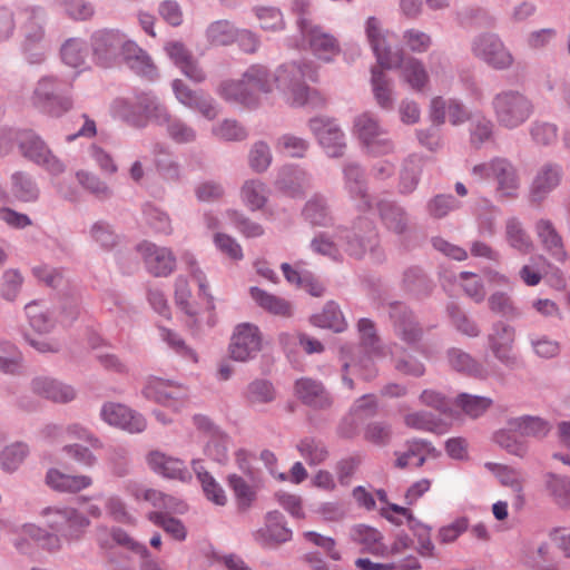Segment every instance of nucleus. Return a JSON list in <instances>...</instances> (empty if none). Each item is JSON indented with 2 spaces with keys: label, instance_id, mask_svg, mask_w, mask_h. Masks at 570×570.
Segmentation results:
<instances>
[{
  "label": "nucleus",
  "instance_id": "6e6552de",
  "mask_svg": "<svg viewBox=\"0 0 570 570\" xmlns=\"http://www.w3.org/2000/svg\"><path fill=\"white\" fill-rule=\"evenodd\" d=\"M354 132L372 154H387L393 149L392 142L384 137V130L370 114H362L355 119Z\"/></svg>",
  "mask_w": 570,
  "mask_h": 570
},
{
  "label": "nucleus",
  "instance_id": "052dcab7",
  "mask_svg": "<svg viewBox=\"0 0 570 570\" xmlns=\"http://www.w3.org/2000/svg\"><path fill=\"white\" fill-rule=\"evenodd\" d=\"M404 46L412 52L422 53L432 45L431 37L417 29H409L403 33Z\"/></svg>",
  "mask_w": 570,
  "mask_h": 570
},
{
  "label": "nucleus",
  "instance_id": "5fc2aeb1",
  "mask_svg": "<svg viewBox=\"0 0 570 570\" xmlns=\"http://www.w3.org/2000/svg\"><path fill=\"white\" fill-rule=\"evenodd\" d=\"M305 180L304 173L294 168H284L277 179L278 187L291 196H296Z\"/></svg>",
  "mask_w": 570,
  "mask_h": 570
},
{
  "label": "nucleus",
  "instance_id": "f257e3e1",
  "mask_svg": "<svg viewBox=\"0 0 570 570\" xmlns=\"http://www.w3.org/2000/svg\"><path fill=\"white\" fill-rule=\"evenodd\" d=\"M304 79L316 80V69L313 63H286L273 75L266 67L254 65L244 72L240 81L223 82L218 94L226 101L252 107L259 104L261 94H269L277 88L284 92L286 100L293 106H323L324 99L316 91H311L302 82Z\"/></svg>",
  "mask_w": 570,
  "mask_h": 570
},
{
  "label": "nucleus",
  "instance_id": "338daca9",
  "mask_svg": "<svg viewBox=\"0 0 570 570\" xmlns=\"http://www.w3.org/2000/svg\"><path fill=\"white\" fill-rule=\"evenodd\" d=\"M377 402L374 395H363L355 401L351 407V420L358 421L365 417L373 416L376 413Z\"/></svg>",
  "mask_w": 570,
  "mask_h": 570
},
{
  "label": "nucleus",
  "instance_id": "a878e982",
  "mask_svg": "<svg viewBox=\"0 0 570 570\" xmlns=\"http://www.w3.org/2000/svg\"><path fill=\"white\" fill-rule=\"evenodd\" d=\"M534 232L547 252L560 262L566 261L567 253L563 247L562 236L550 219H539L534 225Z\"/></svg>",
  "mask_w": 570,
  "mask_h": 570
},
{
  "label": "nucleus",
  "instance_id": "4d7b16f0",
  "mask_svg": "<svg viewBox=\"0 0 570 570\" xmlns=\"http://www.w3.org/2000/svg\"><path fill=\"white\" fill-rule=\"evenodd\" d=\"M423 443L413 441L407 444L406 451L395 452V463L397 469H405L411 465V460L416 458V468H421L425 463V456L422 454Z\"/></svg>",
  "mask_w": 570,
  "mask_h": 570
},
{
  "label": "nucleus",
  "instance_id": "a19ab883",
  "mask_svg": "<svg viewBox=\"0 0 570 570\" xmlns=\"http://www.w3.org/2000/svg\"><path fill=\"white\" fill-rule=\"evenodd\" d=\"M296 448L309 465L321 464L328 456V451L325 445L313 438H305L301 440Z\"/></svg>",
  "mask_w": 570,
  "mask_h": 570
},
{
  "label": "nucleus",
  "instance_id": "13d9d810",
  "mask_svg": "<svg viewBox=\"0 0 570 570\" xmlns=\"http://www.w3.org/2000/svg\"><path fill=\"white\" fill-rule=\"evenodd\" d=\"M515 432L509 426L508 430H500L494 434V441L501 448L505 449L509 453L517 456H524L527 453V445L515 439Z\"/></svg>",
  "mask_w": 570,
  "mask_h": 570
},
{
  "label": "nucleus",
  "instance_id": "603ef678",
  "mask_svg": "<svg viewBox=\"0 0 570 570\" xmlns=\"http://www.w3.org/2000/svg\"><path fill=\"white\" fill-rule=\"evenodd\" d=\"M492 404V401L487 397L470 395L466 393L460 394L456 400V405L462 409V411L471 416L478 417L482 415Z\"/></svg>",
  "mask_w": 570,
  "mask_h": 570
},
{
  "label": "nucleus",
  "instance_id": "37998d69",
  "mask_svg": "<svg viewBox=\"0 0 570 570\" xmlns=\"http://www.w3.org/2000/svg\"><path fill=\"white\" fill-rule=\"evenodd\" d=\"M26 314L29 318L30 326L39 334L49 332L53 326L46 306L38 302L26 305Z\"/></svg>",
  "mask_w": 570,
  "mask_h": 570
},
{
  "label": "nucleus",
  "instance_id": "4468645a",
  "mask_svg": "<svg viewBox=\"0 0 570 570\" xmlns=\"http://www.w3.org/2000/svg\"><path fill=\"white\" fill-rule=\"evenodd\" d=\"M144 395L159 404L178 411L184 404L186 391L181 385L159 377H153L147 382Z\"/></svg>",
  "mask_w": 570,
  "mask_h": 570
},
{
  "label": "nucleus",
  "instance_id": "ddd939ff",
  "mask_svg": "<svg viewBox=\"0 0 570 570\" xmlns=\"http://www.w3.org/2000/svg\"><path fill=\"white\" fill-rule=\"evenodd\" d=\"M124 33L118 30H100L92 37L94 57L102 67H111L119 61Z\"/></svg>",
  "mask_w": 570,
  "mask_h": 570
},
{
  "label": "nucleus",
  "instance_id": "cd10ccee",
  "mask_svg": "<svg viewBox=\"0 0 570 570\" xmlns=\"http://www.w3.org/2000/svg\"><path fill=\"white\" fill-rule=\"evenodd\" d=\"M46 481L49 487L57 491L72 493L87 489L92 484V479L89 475H71L56 469L47 473Z\"/></svg>",
  "mask_w": 570,
  "mask_h": 570
},
{
  "label": "nucleus",
  "instance_id": "e433bc0d",
  "mask_svg": "<svg viewBox=\"0 0 570 570\" xmlns=\"http://www.w3.org/2000/svg\"><path fill=\"white\" fill-rule=\"evenodd\" d=\"M391 316L394 318L397 333L405 342L412 343L420 337L421 331L416 328L411 313L405 311V308H403L401 305L393 307Z\"/></svg>",
  "mask_w": 570,
  "mask_h": 570
},
{
  "label": "nucleus",
  "instance_id": "5701e85b",
  "mask_svg": "<svg viewBox=\"0 0 570 570\" xmlns=\"http://www.w3.org/2000/svg\"><path fill=\"white\" fill-rule=\"evenodd\" d=\"M165 51L181 72L191 81L202 82L206 75L194 59L191 52L179 41H169L165 46Z\"/></svg>",
  "mask_w": 570,
  "mask_h": 570
},
{
  "label": "nucleus",
  "instance_id": "bf43d9fd",
  "mask_svg": "<svg viewBox=\"0 0 570 570\" xmlns=\"http://www.w3.org/2000/svg\"><path fill=\"white\" fill-rule=\"evenodd\" d=\"M256 16L263 30L278 31L284 28L283 14L276 8H258L256 9Z\"/></svg>",
  "mask_w": 570,
  "mask_h": 570
},
{
  "label": "nucleus",
  "instance_id": "f8f14e48",
  "mask_svg": "<svg viewBox=\"0 0 570 570\" xmlns=\"http://www.w3.org/2000/svg\"><path fill=\"white\" fill-rule=\"evenodd\" d=\"M137 250L141 255L146 268L154 276H168L174 272L176 257L169 248L142 242L138 245Z\"/></svg>",
  "mask_w": 570,
  "mask_h": 570
},
{
  "label": "nucleus",
  "instance_id": "0e129e2a",
  "mask_svg": "<svg viewBox=\"0 0 570 570\" xmlns=\"http://www.w3.org/2000/svg\"><path fill=\"white\" fill-rule=\"evenodd\" d=\"M214 243L219 252L234 261H240L244 257L242 246L232 236L217 233L214 236Z\"/></svg>",
  "mask_w": 570,
  "mask_h": 570
},
{
  "label": "nucleus",
  "instance_id": "09e8293b",
  "mask_svg": "<svg viewBox=\"0 0 570 570\" xmlns=\"http://www.w3.org/2000/svg\"><path fill=\"white\" fill-rule=\"evenodd\" d=\"M28 454L23 443H14L3 449L0 454V464L4 471L12 472L19 468Z\"/></svg>",
  "mask_w": 570,
  "mask_h": 570
},
{
  "label": "nucleus",
  "instance_id": "72a5a7b5",
  "mask_svg": "<svg viewBox=\"0 0 570 570\" xmlns=\"http://www.w3.org/2000/svg\"><path fill=\"white\" fill-rule=\"evenodd\" d=\"M505 239L512 248L521 254H529L533 249V242L530 235L517 218H510L507 222Z\"/></svg>",
  "mask_w": 570,
  "mask_h": 570
},
{
  "label": "nucleus",
  "instance_id": "4c0bfd02",
  "mask_svg": "<svg viewBox=\"0 0 570 570\" xmlns=\"http://www.w3.org/2000/svg\"><path fill=\"white\" fill-rule=\"evenodd\" d=\"M193 468L203 485L206 498L217 505H225L227 502V497L222 487L216 483L212 475H209L206 471H203V468L198 461L193 462Z\"/></svg>",
  "mask_w": 570,
  "mask_h": 570
},
{
  "label": "nucleus",
  "instance_id": "412c9836",
  "mask_svg": "<svg viewBox=\"0 0 570 570\" xmlns=\"http://www.w3.org/2000/svg\"><path fill=\"white\" fill-rule=\"evenodd\" d=\"M484 466L498 478L501 485L511 489L513 492L512 505L517 510H521L525 502L523 474L518 470L499 463L487 462Z\"/></svg>",
  "mask_w": 570,
  "mask_h": 570
},
{
  "label": "nucleus",
  "instance_id": "423d86ee",
  "mask_svg": "<svg viewBox=\"0 0 570 570\" xmlns=\"http://www.w3.org/2000/svg\"><path fill=\"white\" fill-rule=\"evenodd\" d=\"M498 121L508 128L523 124L532 114L530 100L517 91H503L493 99Z\"/></svg>",
  "mask_w": 570,
  "mask_h": 570
},
{
  "label": "nucleus",
  "instance_id": "2f4dec72",
  "mask_svg": "<svg viewBox=\"0 0 570 570\" xmlns=\"http://www.w3.org/2000/svg\"><path fill=\"white\" fill-rule=\"evenodd\" d=\"M509 425L511 430L520 436L538 439L546 436L551 430V425L548 421L539 416L529 415L511 419Z\"/></svg>",
  "mask_w": 570,
  "mask_h": 570
},
{
  "label": "nucleus",
  "instance_id": "2eb2a0df",
  "mask_svg": "<svg viewBox=\"0 0 570 570\" xmlns=\"http://www.w3.org/2000/svg\"><path fill=\"white\" fill-rule=\"evenodd\" d=\"M101 417L109 425L117 426L129 433L142 432L147 425L141 414L119 403H106L101 409Z\"/></svg>",
  "mask_w": 570,
  "mask_h": 570
},
{
  "label": "nucleus",
  "instance_id": "69168bd1",
  "mask_svg": "<svg viewBox=\"0 0 570 570\" xmlns=\"http://www.w3.org/2000/svg\"><path fill=\"white\" fill-rule=\"evenodd\" d=\"M421 170V165L419 159H410L406 161L402 173H401V181H400V190L401 193L407 194L415 189L417 185V176Z\"/></svg>",
  "mask_w": 570,
  "mask_h": 570
},
{
  "label": "nucleus",
  "instance_id": "c9c22d12",
  "mask_svg": "<svg viewBox=\"0 0 570 570\" xmlns=\"http://www.w3.org/2000/svg\"><path fill=\"white\" fill-rule=\"evenodd\" d=\"M240 197L250 210H258L265 206L268 191L262 181L247 180L240 189Z\"/></svg>",
  "mask_w": 570,
  "mask_h": 570
},
{
  "label": "nucleus",
  "instance_id": "f704fd0d",
  "mask_svg": "<svg viewBox=\"0 0 570 570\" xmlns=\"http://www.w3.org/2000/svg\"><path fill=\"white\" fill-rule=\"evenodd\" d=\"M311 322L315 326L330 328L334 332H342L346 327L344 316L334 302L327 303L322 313L313 315Z\"/></svg>",
  "mask_w": 570,
  "mask_h": 570
},
{
  "label": "nucleus",
  "instance_id": "0eeeda50",
  "mask_svg": "<svg viewBox=\"0 0 570 570\" xmlns=\"http://www.w3.org/2000/svg\"><path fill=\"white\" fill-rule=\"evenodd\" d=\"M263 345L259 328L250 323L236 326L229 344L230 356L236 361H247L254 357Z\"/></svg>",
  "mask_w": 570,
  "mask_h": 570
},
{
  "label": "nucleus",
  "instance_id": "f3484780",
  "mask_svg": "<svg viewBox=\"0 0 570 570\" xmlns=\"http://www.w3.org/2000/svg\"><path fill=\"white\" fill-rule=\"evenodd\" d=\"M253 535L258 544L273 547L289 541L292 531L285 525V520L281 512L271 511L265 517L264 527L256 530Z\"/></svg>",
  "mask_w": 570,
  "mask_h": 570
},
{
  "label": "nucleus",
  "instance_id": "393cba45",
  "mask_svg": "<svg viewBox=\"0 0 570 570\" xmlns=\"http://www.w3.org/2000/svg\"><path fill=\"white\" fill-rule=\"evenodd\" d=\"M514 342V328L498 323L493 326L492 333L489 335V345L498 360L503 363H513L512 346Z\"/></svg>",
  "mask_w": 570,
  "mask_h": 570
},
{
  "label": "nucleus",
  "instance_id": "680f3d73",
  "mask_svg": "<svg viewBox=\"0 0 570 570\" xmlns=\"http://www.w3.org/2000/svg\"><path fill=\"white\" fill-rule=\"evenodd\" d=\"M307 147L306 140L293 135L282 136L276 145L277 150L291 157H303Z\"/></svg>",
  "mask_w": 570,
  "mask_h": 570
},
{
  "label": "nucleus",
  "instance_id": "bb28decb",
  "mask_svg": "<svg viewBox=\"0 0 570 570\" xmlns=\"http://www.w3.org/2000/svg\"><path fill=\"white\" fill-rule=\"evenodd\" d=\"M456 126L464 122L469 115L462 105L454 100L445 102L441 97H436L431 102V119L434 124H444L445 119Z\"/></svg>",
  "mask_w": 570,
  "mask_h": 570
},
{
  "label": "nucleus",
  "instance_id": "8fccbe9b",
  "mask_svg": "<svg viewBox=\"0 0 570 570\" xmlns=\"http://www.w3.org/2000/svg\"><path fill=\"white\" fill-rule=\"evenodd\" d=\"M148 518L154 524L161 527L165 532L170 534L174 539L179 541L185 540L186 528L180 520L160 512H151Z\"/></svg>",
  "mask_w": 570,
  "mask_h": 570
},
{
  "label": "nucleus",
  "instance_id": "a211bd4d",
  "mask_svg": "<svg viewBox=\"0 0 570 570\" xmlns=\"http://www.w3.org/2000/svg\"><path fill=\"white\" fill-rule=\"evenodd\" d=\"M128 65L136 73L154 80L158 76L157 67L150 56L134 41L127 40L124 35V42L120 45L119 59Z\"/></svg>",
  "mask_w": 570,
  "mask_h": 570
},
{
  "label": "nucleus",
  "instance_id": "c03bdc74",
  "mask_svg": "<svg viewBox=\"0 0 570 570\" xmlns=\"http://www.w3.org/2000/svg\"><path fill=\"white\" fill-rule=\"evenodd\" d=\"M12 193L21 202H35L39 197V189L28 176L17 173L12 176Z\"/></svg>",
  "mask_w": 570,
  "mask_h": 570
},
{
  "label": "nucleus",
  "instance_id": "864d4df0",
  "mask_svg": "<svg viewBox=\"0 0 570 570\" xmlns=\"http://www.w3.org/2000/svg\"><path fill=\"white\" fill-rule=\"evenodd\" d=\"M228 484L234 491L238 507L243 510L249 508L255 500L253 488L243 478L236 474L229 475Z\"/></svg>",
  "mask_w": 570,
  "mask_h": 570
},
{
  "label": "nucleus",
  "instance_id": "9b49d317",
  "mask_svg": "<svg viewBox=\"0 0 570 570\" xmlns=\"http://www.w3.org/2000/svg\"><path fill=\"white\" fill-rule=\"evenodd\" d=\"M474 55L495 69H504L512 65L513 58L502 41L494 35H483L474 42Z\"/></svg>",
  "mask_w": 570,
  "mask_h": 570
},
{
  "label": "nucleus",
  "instance_id": "473e14b6",
  "mask_svg": "<svg viewBox=\"0 0 570 570\" xmlns=\"http://www.w3.org/2000/svg\"><path fill=\"white\" fill-rule=\"evenodd\" d=\"M382 534L374 528L357 525L354 529V540L362 546V550L374 556H385L386 546L382 542Z\"/></svg>",
  "mask_w": 570,
  "mask_h": 570
},
{
  "label": "nucleus",
  "instance_id": "39448f33",
  "mask_svg": "<svg viewBox=\"0 0 570 570\" xmlns=\"http://www.w3.org/2000/svg\"><path fill=\"white\" fill-rule=\"evenodd\" d=\"M472 175L479 180L492 178L497 183V191L504 197H513L520 187L515 167L503 158L473 167Z\"/></svg>",
  "mask_w": 570,
  "mask_h": 570
},
{
  "label": "nucleus",
  "instance_id": "49530a36",
  "mask_svg": "<svg viewBox=\"0 0 570 570\" xmlns=\"http://www.w3.org/2000/svg\"><path fill=\"white\" fill-rule=\"evenodd\" d=\"M246 399L252 404L268 403L275 399V390L271 382L255 380L247 386Z\"/></svg>",
  "mask_w": 570,
  "mask_h": 570
},
{
  "label": "nucleus",
  "instance_id": "a18cd8bd",
  "mask_svg": "<svg viewBox=\"0 0 570 570\" xmlns=\"http://www.w3.org/2000/svg\"><path fill=\"white\" fill-rule=\"evenodd\" d=\"M377 206L380 216L386 227L396 233H402L405 227V217L402 209L390 202H381Z\"/></svg>",
  "mask_w": 570,
  "mask_h": 570
},
{
  "label": "nucleus",
  "instance_id": "dca6fc26",
  "mask_svg": "<svg viewBox=\"0 0 570 570\" xmlns=\"http://www.w3.org/2000/svg\"><path fill=\"white\" fill-rule=\"evenodd\" d=\"M311 130L331 157L342 156L345 149L344 134L331 119L314 118L309 121Z\"/></svg>",
  "mask_w": 570,
  "mask_h": 570
},
{
  "label": "nucleus",
  "instance_id": "6e6d98bb",
  "mask_svg": "<svg viewBox=\"0 0 570 570\" xmlns=\"http://www.w3.org/2000/svg\"><path fill=\"white\" fill-rule=\"evenodd\" d=\"M23 278L18 269L9 268L2 275L0 287L1 296L7 301H14L21 289Z\"/></svg>",
  "mask_w": 570,
  "mask_h": 570
},
{
  "label": "nucleus",
  "instance_id": "79ce46f5",
  "mask_svg": "<svg viewBox=\"0 0 570 570\" xmlns=\"http://www.w3.org/2000/svg\"><path fill=\"white\" fill-rule=\"evenodd\" d=\"M404 423L406 426L415 430L428 431L433 433H444L446 431L445 425L435 420L430 413L426 412H413L404 416Z\"/></svg>",
  "mask_w": 570,
  "mask_h": 570
},
{
  "label": "nucleus",
  "instance_id": "de8ad7c7",
  "mask_svg": "<svg viewBox=\"0 0 570 570\" xmlns=\"http://www.w3.org/2000/svg\"><path fill=\"white\" fill-rule=\"evenodd\" d=\"M175 303L188 316L194 317L198 309L191 299V292L188 282L184 277L175 281Z\"/></svg>",
  "mask_w": 570,
  "mask_h": 570
},
{
  "label": "nucleus",
  "instance_id": "aec40b11",
  "mask_svg": "<svg viewBox=\"0 0 570 570\" xmlns=\"http://www.w3.org/2000/svg\"><path fill=\"white\" fill-rule=\"evenodd\" d=\"M24 18L29 20L26 26L23 50L30 62H40L43 59L46 45L43 42V32L40 26L41 14L31 10L24 13Z\"/></svg>",
  "mask_w": 570,
  "mask_h": 570
},
{
  "label": "nucleus",
  "instance_id": "c756f323",
  "mask_svg": "<svg viewBox=\"0 0 570 570\" xmlns=\"http://www.w3.org/2000/svg\"><path fill=\"white\" fill-rule=\"evenodd\" d=\"M295 393L304 403L314 407H324L330 404L323 385L311 379L298 380L295 384Z\"/></svg>",
  "mask_w": 570,
  "mask_h": 570
},
{
  "label": "nucleus",
  "instance_id": "ea45409f",
  "mask_svg": "<svg viewBox=\"0 0 570 570\" xmlns=\"http://www.w3.org/2000/svg\"><path fill=\"white\" fill-rule=\"evenodd\" d=\"M355 566L361 570H419L421 568L420 561L413 556L392 563H379L367 558H358Z\"/></svg>",
  "mask_w": 570,
  "mask_h": 570
},
{
  "label": "nucleus",
  "instance_id": "f03ea898",
  "mask_svg": "<svg viewBox=\"0 0 570 570\" xmlns=\"http://www.w3.org/2000/svg\"><path fill=\"white\" fill-rule=\"evenodd\" d=\"M43 524L56 534L33 524H26L22 532L36 541H42V547L56 550L60 547L58 534L66 540H78L89 527V520L73 508H47L42 511Z\"/></svg>",
  "mask_w": 570,
  "mask_h": 570
},
{
  "label": "nucleus",
  "instance_id": "774afa93",
  "mask_svg": "<svg viewBox=\"0 0 570 570\" xmlns=\"http://www.w3.org/2000/svg\"><path fill=\"white\" fill-rule=\"evenodd\" d=\"M548 488L554 495L558 504L569 507L570 502V480L558 475H550Z\"/></svg>",
  "mask_w": 570,
  "mask_h": 570
},
{
  "label": "nucleus",
  "instance_id": "9d476101",
  "mask_svg": "<svg viewBox=\"0 0 570 570\" xmlns=\"http://www.w3.org/2000/svg\"><path fill=\"white\" fill-rule=\"evenodd\" d=\"M60 85L51 77H45L39 80L33 96L32 104L50 115H59L71 107L69 99L60 95Z\"/></svg>",
  "mask_w": 570,
  "mask_h": 570
},
{
  "label": "nucleus",
  "instance_id": "3c124183",
  "mask_svg": "<svg viewBox=\"0 0 570 570\" xmlns=\"http://www.w3.org/2000/svg\"><path fill=\"white\" fill-rule=\"evenodd\" d=\"M236 30L228 21H216L207 29L208 41L214 46H226L236 39Z\"/></svg>",
  "mask_w": 570,
  "mask_h": 570
},
{
  "label": "nucleus",
  "instance_id": "e2e57ef3",
  "mask_svg": "<svg viewBox=\"0 0 570 570\" xmlns=\"http://www.w3.org/2000/svg\"><path fill=\"white\" fill-rule=\"evenodd\" d=\"M305 218L316 226H324L330 222L327 208L321 198H313L304 209Z\"/></svg>",
  "mask_w": 570,
  "mask_h": 570
},
{
  "label": "nucleus",
  "instance_id": "7c9ffc66",
  "mask_svg": "<svg viewBox=\"0 0 570 570\" xmlns=\"http://www.w3.org/2000/svg\"><path fill=\"white\" fill-rule=\"evenodd\" d=\"M249 293L255 303L266 312L283 317L292 315V306L286 299L258 287H250Z\"/></svg>",
  "mask_w": 570,
  "mask_h": 570
},
{
  "label": "nucleus",
  "instance_id": "b1692460",
  "mask_svg": "<svg viewBox=\"0 0 570 570\" xmlns=\"http://www.w3.org/2000/svg\"><path fill=\"white\" fill-rule=\"evenodd\" d=\"M31 389L35 394L57 403H67L76 397V391L71 385L48 376L33 379Z\"/></svg>",
  "mask_w": 570,
  "mask_h": 570
},
{
  "label": "nucleus",
  "instance_id": "4be33fe9",
  "mask_svg": "<svg viewBox=\"0 0 570 570\" xmlns=\"http://www.w3.org/2000/svg\"><path fill=\"white\" fill-rule=\"evenodd\" d=\"M148 466L156 473L168 478L180 481H187L190 479V473L185 465L184 461L177 458L167 455L158 450L150 451L147 454Z\"/></svg>",
  "mask_w": 570,
  "mask_h": 570
},
{
  "label": "nucleus",
  "instance_id": "7ed1b4c3",
  "mask_svg": "<svg viewBox=\"0 0 570 570\" xmlns=\"http://www.w3.org/2000/svg\"><path fill=\"white\" fill-rule=\"evenodd\" d=\"M367 38L376 56L377 63L383 69L400 67L401 77L412 89L420 91L429 82V75L423 63L415 58L402 59L385 47V38L381 32L379 22L374 18L367 20Z\"/></svg>",
  "mask_w": 570,
  "mask_h": 570
},
{
  "label": "nucleus",
  "instance_id": "58836bf2",
  "mask_svg": "<svg viewBox=\"0 0 570 570\" xmlns=\"http://www.w3.org/2000/svg\"><path fill=\"white\" fill-rule=\"evenodd\" d=\"M372 87L374 97L382 108H392L393 96L391 80L379 68L372 69Z\"/></svg>",
  "mask_w": 570,
  "mask_h": 570
},
{
  "label": "nucleus",
  "instance_id": "c85d7f7f",
  "mask_svg": "<svg viewBox=\"0 0 570 570\" xmlns=\"http://www.w3.org/2000/svg\"><path fill=\"white\" fill-rule=\"evenodd\" d=\"M561 180V171L558 166L546 165L537 174L532 188L531 200L541 202Z\"/></svg>",
  "mask_w": 570,
  "mask_h": 570
},
{
  "label": "nucleus",
  "instance_id": "1a4fd4ad",
  "mask_svg": "<svg viewBox=\"0 0 570 570\" xmlns=\"http://www.w3.org/2000/svg\"><path fill=\"white\" fill-rule=\"evenodd\" d=\"M298 24L303 38L320 59L328 61L338 53L340 48L336 39L326 33L320 26L307 18H301Z\"/></svg>",
  "mask_w": 570,
  "mask_h": 570
},
{
  "label": "nucleus",
  "instance_id": "20e7f679",
  "mask_svg": "<svg viewBox=\"0 0 570 570\" xmlns=\"http://www.w3.org/2000/svg\"><path fill=\"white\" fill-rule=\"evenodd\" d=\"M136 108L146 119H154L159 125H166L168 135L176 142H189L196 137L195 130L179 119L171 118L167 108L159 104L154 96L142 94L137 97Z\"/></svg>",
  "mask_w": 570,
  "mask_h": 570
},
{
  "label": "nucleus",
  "instance_id": "6ab92c4d",
  "mask_svg": "<svg viewBox=\"0 0 570 570\" xmlns=\"http://www.w3.org/2000/svg\"><path fill=\"white\" fill-rule=\"evenodd\" d=\"M23 156L43 166L52 175H59L65 170V165L47 148L38 137H30L20 145Z\"/></svg>",
  "mask_w": 570,
  "mask_h": 570
}]
</instances>
